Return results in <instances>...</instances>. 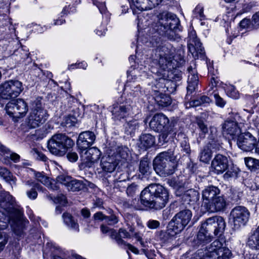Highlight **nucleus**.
Returning a JSON list of instances; mask_svg holds the SVG:
<instances>
[{"label":"nucleus","instance_id":"nucleus-25","mask_svg":"<svg viewBox=\"0 0 259 259\" xmlns=\"http://www.w3.org/2000/svg\"><path fill=\"white\" fill-rule=\"evenodd\" d=\"M132 107L130 104H120L116 105L112 110L113 118L120 120L131 114Z\"/></svg>","mask_w":259,"mask_h":259},{"label":"nucleus","instance_id":"nucleus-29","mask_svg":"<svg viewBox=\"0 0 259 259\" xmlns=\"http://www.w3.org/2000/svg\"><path fill=\"white\" fill-rule=\"evenodd\" d=\"M155 143V138L149 134H142L139 138V147L144 150L151 147Z\"/></svg>","mask_w":259,"mask_h":259},{"label":"nucleus","instance_id":"nucleus-34","mask_svg":"<svg viewBox=\"0 0 259 259\" xmlns=\"http://www.w3.org/2000/svg\"><path fill=\"white\" fill-rule=\"evenodd\" d=\"M35 177L37 181L46 185L50 189L52 190H57L58 189V187L55 184L51 183L49 178L43 173L39 172H36L35 174Z\"/></svg>","mask_w":259,"mask_h":259},{"label":"nucleus","instance_id":"nucleus-61","mask_svg":"<svg viewBox=\"0 0 259 259\" xmlns=\"http://www.w3.org/2000/svg\"><path fill=\"white\" fill-rule=\"evenodd\" d=\"M9 236L7 234H0V252L4 249L8 242Z\"/></svg>","mask_w":259,"mask_h":259},{"label":"nucleus","instance_id":"nucleus-48","mask_svg":"<svg viewBox=\"0 0 259 259\" xmlns=\"http://www.w3.org/2000/svg\"><path fill=\"white\" fill-rule=\"evenodd\" d=\"M110 215L106 216L105 220L108 225L113 226L119 222L118 217L113 213L112 210L109 211Z\"/></svg>","mask_w":259,"mask_h":259},{"label":"nucleus","instance_id":"nucleus-42","mask_svg":"<svg viewBox=\"0 0 259 259\" xmlns=\"http://www.w3.org/2000/svg\"><path fill=\"white\" fill-rule=\"evenodd\" d=\"M187 101V102L186 103V106L189 104L190 107H197L200 106L204 103H208L210 101V99L207 96H202L195 100H193L192 101Z\"/></svg>","mask_w":259,"mask_h":259},{"label":"nucleus","instance_id":"nucleus-35","mask_svg":"<svg viewBox=\"0 0 259 259\" xmlns=\"http://www.w3.org/2000/svg\"><path fill=\"white\" fill-rule=\"evenodd\" d=\"M199 193L195 191L190 190L182 196V199L187 203H194L199 200Z\"/></svg>","mask_w":259,"mask_h":259},{"label":"nucleus","instance_id":"nucleus-44","mask_svg":"<svg viewBox=\"0 0 259 259\" xmlns=\"http://www.w3.org/2000/svg\"><path fill=\"white\" fill-rule=\"evenodd\" d=\"M11 221L9 215L7 217L4 212L0 210V234H7L2 230L6 229L8 227V222Z\"/></svg>","mask_w":259,"mask_h":259},{"label":"nucleus","instance_id":"nucleus-31","mask_svg":"<svg viewBox=\"0 0 259 259\" xmlns=\"http://www.w3.org/2000/svg\"><path fill=\"white\" fill-rule=\"evenodd\" d=\"M247 245L252 249L259 250V226L248 237Z\"/></svg>","mask_w":259,"mask_h":259},{"label":"nucleus","instance_id":"nucleus-6","mask_svg":"<svg viewBox=\"0 0 259 259\" xmlns=\"http://www.w3.org/2000/svg\"><path fill=\"white\" fill-rule=\"evenodd\" d=\"M73 145V141L69 137L65 134H57L48 140L47 147L52 154L62 156Z\"/></svg>","mask_w":259,"mask_h":259},{"label":"nucleus","instance_id":"nucleus-21","mask_svg":"<svg viewBox=\"0 0 259 259\" xmlns=\"http://www.w3.org/2000/svg\"><path fill=\"white\" fill-rule=\"evenodd\" d=\"M223 134L228 139H233L234 136L240 134V128L234 121L227 120L222 125Z\"/></svg>","mask_w":259,"mask_h":259},{"label":"nucleus","instance_id":"nucleus-54","mask_svg":"<svg viewBox=\"0 0 259 259\" xmlns=\"http://www.w3.org/2000/svg\"><path fill=\"white\" fill-rule=\"evenodd\" d=\"M94 5L97 6L99 9L100 13L102 14H105L107 17L108 16V14L106 13L107 9L105 4V3L100 2L98 0H92Z\"/></svg>","mask_w":259,"mask_h":259},{"label":"nucleus","instance_id":"nucleus-10","mask_svg":"<svg viewBox=\"0 0 259 259\" xmlns=\"http://www.w3.org/2000/svg\"><path fill=\"white\" fill-rule=\"evenodd\" d=\"M22 90V84L20 81L10 80L0 85V97L7 100L16 98Z\"/></svg>","mask_w":259,"mask_h":259},{"label":"nucleus","instance_id":"nucleus-62","mask_svg":"<svg viewBox=\"0 0 259 259\" xmlns=\"http://www.w3.org/2000/svg\"><path fill=\"white\" fill-rule=\"evenodd\" d=\"M213 97L215 99V102L218 106L220 107H224L226 103V102L221 98L219 94L214 93L213 94Z\"/></svg>","mask_w":259,"mask_h":259},{"label":"nucleus","instance_id":"nucleus-55","mask_svg":"<svg viewBox=\"0 0 259 259\" xmlns=\"http://www.w3.org/2000/svg\"><path fill=\"white\" fill-rule=\"evenodd\" d=\"M188 70L189 71L188 81L198 83V76L196 71L195 69H192V67L188 68Z\"/></svg>","mask_w":259,"mask_h":259},{"label":"nucleus","instance_id":"nucleus-19","mask_svg":"<svg viewBox=\"0 0 259 259\" xmlns=\"http://www.w3.org/2000/svg\"><path fill=\"white\" fill-rule=\"evenodd\" d=\"M227 206V202L223 196L219 195L204 207L209 212H216L223 211Z\"/></svg>","mask_w":259,"mask_h":259},{"label":"nucleus","instance_id":"nucleus-14","mask_svg":"<svg viewBox=\"0 0 259 259\" xmlns=\"http://www.w3.org/2000/svg\"><path fill=\"white\" fill-rule=\"evenodd\" d=\"M168 0H131V7L134 13L137 11H145L152 9Z\"/></svg>","mask_w":259,"mask_h":259},{"label":"nucleus","instance_id":"nucleus-15","mask_svg":"<svg viewBox=\"0 0 259 259\" xmlns=\"http://www.w3.org/2000/svg\"><path fill=\"white\" fill-rule=\"evenodd\" d=\"M256 139L250 133L247 132L241 134L237 139L238 147L244 151H251L255 149Z\"/></svg>","mask_w":259,"mask_h":259},{"label":"nucleus","instance_id":"nucleus-4","mask_svg":"<svg viewBox=\"0 0 259 259\" xmlns=\"http://www.w3.org/2000/svg\"><path fill=\"white\" fill-rule=\"evenodd\" d=\"M153 165L156 172L161 176L172 174L176 166L173 151L170 150L159 153L154 158Z\"/></svg>","mask_w":259,"mask_h":259},{"label":"nucleus","instance_id":"nucleus-64","mask_svg":"<svg viewBox=\"0 0 259 259\" xmlns=\"http://www.w3.org/2000/svg\"><path fill=\"white\" fill-rule=\"evenodd\" d=\"M147 225L149 228L155 229L159 227L160 223L159 221L156 220H150L148 221Z\"/></svg>","mask_w":259,"mask_h":259},{"label":"nucleus","instance_id":"nucleus-50","mask_svg":"<svg viewBox=\"0 0 259 259\" xmlns=\"http://www.w3.org/2000/svg\"><path fill=\"white\" fill-rule=\"evenodd\" d=\"M150 167L149 165V162L146 160H141L139 165L140 172L145 175L148 172H149Z\"/></svg>","mask_w":259,"mask_h":259},{"label":"nucleus","instance_id":"nucleus-41","mask_svg":"<svg viewBox=\"0 0 259 259\" xmlns=\"http://www.w3.org/2000/svg\"><path fill=\"white\" fill-rule=\"evenodd\" d=\"M85 185L81 181L72 179L70 184L68 185L67 189L72 192L79 191L83 189Z\"/></svg>","mask_w":259,"mask_h":259},{"label":"nucleus","instance_id":"nucleus-38","mask_svg":"<svg viewBox=\"0 0 259 259\" xmlns=\"http://www.w3.org/2000/svg\"><path fill=\"white\" fill-rule=\"evenodd\" d=\"M64 223L70 229L78 231L79 226L73 219L72 216L68 213H64L62 215Z\"/></svg>","mask_w":259,"mask_h":259},{"label":"nucleus","instance_id":"nucleus-39","mask_svg":"<svg viewBox=\"0 0 259 259\" xmlns=\"http://www.w3.org/2000/svg\"><path fill=\"white\" fill-rule=\"evenodd\" d=\"M212 151L208 147L204 146L200 150L199 158L200 161L208 163L212 157Z\"/></svg>","mask_w":259,"mask_h":259},{"label":"nucleus","instance_id":"nucleus-26","mask_svg":"<svg viewBox=\"0 0 259 259\" xmlns=\"http://www.w3.org/2000/svg\"><path fill=\"white\" fill-rule=\"evenodd\" d=\"M118 164L117 159L113 155H105L102 157L100 165L103 171L107 172H113Z\"/></svg>","mask_w":259,"mask_h":259},{"label":"nucleus","instance_id":"nucleus-16","mask_svg":"<svg viewBox=\"0 0 259 259\" xmlns=\"http://www.w3.org/2000/svg\"><path fill=\"white\" fill-rule=\"evenodd\" d=\"M228 158L224 155L218 154L211 161V166L214 173L219 175L229 168Z\"/></svg>","mask_w":259,"mask_h":259},{"label":"nucleus","instance_id":"nucleus-56","mask_svg":"<svg viewBox=\"0 0 259 259\" xmlns=\"http://www.w3.org/2000/svg\"><path fill=\"white\" fill-rule=\"evenodd\" d=\"M48 198L52 200L55 203H60V204L64 205L67 202L66 196L62 194H58L57 197L54 198L51 195L48 196Z\"/></svg>","mask_w":259,"mask_h":259},{"label":"nucleus","instance_id":"nucleus-18","mask_svg":"<svg viewBox=\"0 0 259 259\" xmlns=\"http://www.w3.org/2000/svg\"><path fill=\"white\" fill-rule=\"evenodd\" d=\"M95 139L96 136L93 132H83L79 134L77 145L80 149L85 150L94 143Z\"/></svg>","mask_w":259,"mask_h":259},{"label":"nucleus","instance_id":"nucleus-27","mask_svg":"<svg viewBox=\"0 0 259 259\" xmlns=\"http://www.w3.org/2000/svg\"><path fill=\"white\" fill-rule=\"evenodd\" d=\"M170 66L171 64L167 68L164 70L165 71L167 72L166 77H167V78H166L165 88V89H164V92H167L169 93H172L176 89L177 85L175 80H176V78H179V76H176L171 71L168 70L171 69Z\"/></svg>","mask_w":259,"mask_h":259},{"label":"nucleus","instance_id":"nucleus-59","mask_svg":"<svg viewBox=\"0 0 259 259\" xmlns=\"http://www.w3.org/2000/svg\"><path fill=\"white\" fill-rule=\"evenodd\" d=\"M193 13L195 17L200 19L201 20L204 18L203 8L200 5L197 6L193 11Z\"/></svg>","mask_w":259,"mask_h":259},{"label":"nucleus","instance_id":"nucleus-40","mask_svg":"<svg viewBox=\"0 0 259 259\" xmlns=\"http://www.w3.org/2000/svg\"><path fill=\"white\" fill-rule=\"evenodd\" d=\"M155 101L159 106L166 107L171 103V99L169 96L160 94L155 97Z\"/></svg>","mask_w":259,"mask_h":259},{"label":"nucleus","instance_id":"nucleus-45","mask_svg":"<svg viewBox=\"0 0 259 259\" xmlns=\"http://www.w3.org/2000/svg\"><path fill=\"white\" fill-rule=\"evenodd\" d=\"M198 82L188 81V86L187 88V93L186 96V100H191V97L190 96L193 92H194L197 88Z\"/></svg>","mask_w":259,"mask_h":259},{"label":"nucleus","instance_id":"nucleus-60","mask_svg":"<svg viewBox=\"0 0 259 259\" xmlns=\"http://www.w3.org/2000/svg\"><path fill=\"white\" fill-rule=\"evenodd\" d=\"M138 191V186L135 183H133L131 185L128 186L126 189V193L128 196H133Z\"/></svg>","mask_w":259,"mask_h":259},{"label":"nucleus","instance_id":"nucleus-57","mask_svg":"<svg viewBox=\"0 0 259 259\" xmlns=\"http://www.w3.org/2000/svg\"><path fill=\"white\" fill-rule=\"evenodd\" d=\"M166 78L164 77L160 78L156 80L155 84V88L158 89L157 92H164L165 88Z\"/></svg>","mask_w":259,"mask_h":259},{"label":"nucleus","instance_id":"nucleus-37","mask_svg":"<svg viewBox=\"0 0 259 259\" xmlns=\"http://www.w3.org/2000/svg\"><path fill=\"white\" fill-rule=\"evenodd\" d=\"M128 148L125 146H119L116 149V154L113 156L117 159V162L118 163L119 161L127 159L128 157Z\"/></svg>","mask_w":259,"mask_h":259},{"label":"nucleus","instance_id":"nucleus-3","mask_svg":"<svg viewBox=\"0 0 259 259\" xmlns=\"http://www.w3.org/2000/svg\"><path fill=\"white\" fill-rule=\"evenodd\" d=\"M226 227L224 219L220 216L209 218L202 224L197 235L199 243H207L211 241L212 235L220 236Z\"/></svg>","mask_w":259,"mask_h":259},{"label":"nucleus","instance_id":"nucleus-30","mask_svg":"<svg viewBox=\"0 0 259 259\" xmlns=\"http://www.w3.org/2000/svg\"><path fill=\"white\" fill-rule=\"evenodd\" d=\"M125 90L130 94L131 96L136 97L139 95L141 93V88L137 81L128 79L125 84Z\"/></svg>","mask_w":259,"mask_h":259},{"label":"nucleus","instance_id":"nucleus-12","mask_svg":"<svg viewBox=\"0 0 259 259\" xmlns=\"http://www.w3.org/2000/svg\"><path fill=\"white\" fill-rule=\"evenodd\" d=\"M6 110L10 116L18 118L25 115L28 109L26 103L23 99H17L8 103Z\"/></svg>","mask_w":259,"mask_h":259},{"label":"nucleus","instance_id":"nucleus-28","mask_svg":"<svg viewBox=\"0 0 259 259\" xmlns=\"http://www.w3.org/2000/svg\"><path fill=\"white\" fill-rule=\"evenodd\" d=\"M24 183L27 188H31L30 190H28L26 192L27 197L31 200L35 199L37 197V192L36 189L42 190V187L32 180L26 181Z\"/></svg>","mask_w":259,"mask_h":259},{"label":"nucleus","instance_id":"nucleus-1","mask_svg":"<svg viewBox=\"0 0 259 259\" xmlns=\"http://www.w3.org/2000/svg\"><path fill=\"white\" fill-rule=\"evenodd\" d=\"M156 25L151 31H155L154 35L149 40V43L156 49L153 50L152 53L149 58L150 65L151 67H159L162 70H165L170 66L172 63V51L171 48H169V45H164L160 36H163L159 33L158 30L155 29Z\"/></svg>","mask_w":259,"mask_h":259},{"label":"nucleus","instance_id":"nucleus-47","mask_svg":"<svg viewBox=\"0 0 259 259\" xmlns=\"http://www.w3.org/2000/svg\"><path fill=\"white\" fill-rule=\"evenodd\" d=\"M196 124L199 128L200 132H201L200 134L204 136L205 134L208 132L207 125L206 124L204 121L200 118H197Z\"/></svg>","mask_w":259,"mask_h":259},{"label":"nucleus","instance_id":"nucleus-13","mask_svg":"<svg viewBox=\"0 0 259 259\" xmlns=\"http://www.w3.org/2000/svg\"><path fill=\"white\" fill-rule=\"evenodd\" d=\"M188 48L195 59L198 58L204 59L205 55L204 48L195 34H191L190 35Z\"/></svg>","mask_w":259,"mask_h":259},{"label":"nucleus","instance_id":"nucleus-32","mask_svg":"<svg viewBox=\"0 0 259 259\" xmlns=\"http://www.w3.org/2000/svg\"><path fill=\"white\" fill-rule=\"evenodd\" d=\"M21 217H22V215ZM10 218L11 219V221L13 222V224H11V226L13 232L16 235L21 237L23 234L25 229L24 223L21 220V217L19 219L14 217Z\"/></svg>","mask_w":259,"mask_h":259},{"label":"nucleus","instance_id":"nucleus-52","mask_svg":"<svg viewBox=\"0 0 259 259\" xmlns=\"http://www.w3.org/2000/svg\"><path fill=\"white\" fill-rule=\"evenodd\" d=\"M227 95L233 99H238L239 97V94L238 91L236 90L235 88L233 85H229L227 87L226 89Z\"/></svg>","mask_w":259,"mask_h":259},{"label":"nucleus","instance_id":"nucleus-43","mask_svg":"<svg viewBox=\"0 0 259 259\" xmlns=\"http://www.w3.org/2000/svg\"><path fill=\"white\" fill-rule=\"evenodd\" d=\"M246 165L251 170H255L259 169V159L252 157H246L244 158Z\"/></svg>","mask_w":259,"mask_h":259},{"label":"nucleus","instance_id":"nucleus-53","mask_svg":"<svg viewBox=\"0 0 259 259\" xmlns=\"http://www.w3.org/2000/svg\"><path fill=\"white\" fill-rule=\"evenodd\" d=\"M31 153L36 158V159L46 162L48 160L47 157L41 152L38 151L36 148L31 150Z\"/></svg>","mask_w":259,"mask_h":259},{"label":"nucleus","instance_id":"nucleus-20","mask_svg":"<svg viewBox=\"0 0 259 259\" xmlns=\"http://www.w3.org/2000/svg\"><path fill=\"white\" fill-rule=\"evenodd\" d=\"M208 140V143L205 146L212 151L217 152L223 148L221 137L218 136L217 130L215 127H210Z\"/></svg>","mask_w":259,"mask_h":259},{"label":"nucleus","instance_id":"nucleus-7","mask_svg":"<svg viewBox=\"0 0 259 259\" xmlns=\"http://www.w3.org/2000/svg\"><path fill=\"white\" fill-rule=\"evenodd\" d=\"M48 116L47 110L42 106L41 101L36 100L28 117L27 125L31 128L37 127L46 122Z\"/></svg>","mask_w":259,"mask_h":259},{"label":"nucleus","instance_id":"nucleus-58","mask_svg":"<svg viewBox=\"0 0 259 259\" xmlns=\"http://www.w3.org/2000/svg\"><path fill=\"white\" fill-rule=\"evenodd\" d=\"M77 119L73 116H68L64 120V124L66 127H71L74 126L76 123Z\"/></svg>","mask_w":259,"mask_h":259},{"label":"nucleus","instance_id":"nucleus-5","mask_svg":"<svg viewBox=\"0 0 259 259\" xmlns=\"http://www.w3.org/2000/svg\"><path fill=\"white\" fill-rule=\"evenodd\" d=\"M158 21L155 29L165 35L170 40L175 39V30L178 29L179 20L176 15L171 13H162L158 16Z\"/></svg>","mask_w":259,"mask_h":259},{"label":"nucleus","instance_id":"nucleus-51","mask_svg":"<svg viewBox=\"0 0 259 259\" xmlns=\"http://www.w3.org/2000/svg\"><path fill=\"white\" fill-rule=\"evenodd\" d=\"M10 151L5 146L0 144V155L4 157V163L7 164L9 162V154Z\"/></svg>","mask_w":259,"mask_h":259},{"label":"nucleus","instance_id":"nucleus-46","mask_svg":"<svg viewBox=\"0 0 259 259\" xmlns=\"http://www.w3.org/2000/svg\"><path fill=\"white\" fill-rule=\"evenodd\" d=\"M72 178L64 175L62 174L59 176H58L56 178V181L58 183H60L62 185H64L66 187V188H68V185L70 184V183L72 180Z\"/></svg>","mask_w":259,"mask_h":259},{"label":"nucleus","instance_id":"nucleus-24","mask_svg":"<svg viewBox=\"0 0 259 259\" xmlns=\"http://www.w3.org/2000/svg\"><path fill=\"white\" fill-rule=\"evenodd\" d=\"M101 155V151L97 148L92 147L84 152L82 151L80 153V157L85 163L92 164L98 161Z\"/></svg>","mask_w":259,"mask_h":259},{"label":"nucleus","instance_id":"nucleus-23","mask_svg":"<svg viewBox=\"0 0 259 259\" xmlns=\"http://www.w3.org/2000/svg\"><path fill=\"white\" fill-rule=\"evenodd\" d=\"M223 246V244L221 241L215 240L210 245L207 250L219 254L223 259H230L231 255V251Z\"/></svg>","mask_w":259,"mask_h":259},{"label":"nucleus","instance_id":"nucleus-22","mask_svg":"<svg viewBox=\"0 0 259 259\" xmlns=\"http://www.w3.org/2000/svg\"><path fill=\"white\" fill-rule=\"evenodd\" d=\"M221 191L218 187L210 185L206 187L202 192L203 202L202 207H204L220 195Z\"/></svg>","mask_w":259,"mask_h":259},{"label":"nucleus","instance_id":"nucleus-2","mask_svg":"<svg viewBox=\"0 0 259 259\" xmlns=\"http://www.w3.org/2000/svg\"><path fill=\"white\" fill-rule=\"evenodd\" d=\"M141 203L151 209L159 210L165 206L168 201V192L162 186L152 184L141 193Z\"/></svg>","mask_w":259,"mask_h":259},{"label":"nucleus","instance_id":"nucleus-11","mask_svg":"<svg viewBox=\"0 0 259 259\" xmlns=\"http://www.w3.org/2000/svg\"><path fill=\"white\" fill-rule=\"evenodd\" d=\"M231 219L232 220L233 227L238 229L241 226H244L248 222L250 212L244 206H237L233 208L230 212Z\"/></svg>","mask_w":259,"mask_h":259},{"label":"nucleus","instance_id":"nucleus-9","mask_svg":"<svg viewBox=\"0 0 259 259\" xmlns=\"http://www.w3.org/2000/svg\"><path fill=\"white\" fill-rule=\"evenodd\" d=\"M0 208L5 210L10 218L19 219L22 214L14 198L8 192H0Z\"/></svg>","mask_w":259,"mask_h":259},{"label":"nucleus","instance_id":"nucleus-8","mask_svg":"<svg viewBox=\"0 0 259 259\" xmlns=\"http://www.w3.org/2000/svg\"><path fill=\"white\" fill-rule=\"evenodd\" d=\"M192 217V212L189 209L179 211L169 222V230H172L175 234L181 233L190 222Z\"/></svg>","mask_w":259,"mask_h":259},{"label":"nucleus","instance_id":"nucleus-33","mask_svg":"<svg viewBox=\"0 0 259 259\" xmlns=\"http://www.w3.org/2000/svg\"><path fill=\"white\" fill-rule=\"evenodd\" d=\"M0 177L12 187L16 185L17 178L7 168L0 166Z\"/></svg>","mask_w":259,"mask_h":259},{"label":"nucleus","instance_id":"nucleus-49","mask_svg":"<svg viewBox=\"0 0 259 259\" xmlns=\"http://www.w3.org/2000/svg\"><path fill=\"white\" fill-rule=\"evenodd\" d=\"M109 235L112 239H115L119 245H122V244H125V242L119 236L118 233H117L114 229H112L110 230Z\"/></svg>","mask_w":259,"mask_h":259},{"label":"nucleus","instance_id":"nucleus-36","mask_svg":"<svg viewBox=\"0 0 259 259\" xmlns=\"http://www.w3.org/2000/svg\"><path fill=\"white\" fill-rule=\"evenodd\" d=\"M124 127L125 133L127 135H132L138 130L139 125L136 120L133 119L125 123Z\"/></svg>","mask_w":259,"mask_h":259},{"label":"nucleus","instance_id":"nucleus-17","mask_svg":"<svg viewBox=\"0 0 259 259\" xmlns=\"http://www.w3.org/2000/svg\"><path fill=\"white\" fill-rule=\"evenodd\" d=\"M169 123L168 118L162 113L155 114L149 122L151 129L157 132H162Z\"/></svg>","mask_w":259,"mask_h":259},{"label":"nucleus","instance_id":"nucleus-63","mask_svg":"<svg viewBox=\"0 0 259 259\" xmlns=\"http://www.w3.org/2000/svg\"><path fill=\"white\" fill-rule=\"evenodd\" d=\"M181 147L182 150H183L186 153L189 154L190 153V147L187 139L184 138V139L181 142Z\"/></svg>","mask_w":259,"mask_h":259}]
</instances>
